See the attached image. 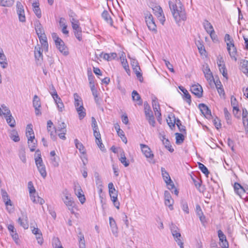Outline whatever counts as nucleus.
Returning <instances> with one entry per match:
<instances>
[{"mask_svg":"<svg viewBox=\"0 0 248 248\" xmlns=\"http://www.w3.org/2000/svg\"><path fill=\"white\" fill-rule=\"evenodd\" d=\"M169 6L175 22L179 24L186 20V14L181 1H170Z\"/></svg>","mask_w":248,"mask_h":248,"instance_id":"1","label":"nucleus"},{"mask_svg":"<svg viewBox=\"0 0 248 248\" xmlns=\"http://www.w3.org/2000/svg\"><path fill=\"white\" fill-rule=\"evenodd\" d=\"M60 126L58 129H56L53 126V124L51 120H49L47 123V130L50 133V135L52 139H56V134H58L59 138L62 140H65V135L66 132V124L62 122Z\"/></svg>","mask_w":248,"mask_h":248,"instance_id":"2","label":"nucleus"},{"mask_svg":"<svg viewBox=\"0 0 248 248\" xmlns=\"http://www.w3.org/2000/svg\"><path fill=\"white\" fill-rule=\"evenodd\" d=\"M62 199L64 204L71 214H75V209H77V206L70 192L67 189H64L62 192Z\"/></svg>","mask_w":248,"mask_h":248,"instance_id":"3","label":"nucleus"},{"mask_svg":"<svg viewBox=\"0 0 248 248\" xmlns=\"http://www.w3.org/2000/svg\"><path fill=\"white\" fill-rule=\"evenodd\" d=\"M26 137L28 138V146L31 152L35 150L37 145V140L35 139L34 134L31 124H29L26 127Z\"/></svg>","mask_w":248,"mask_h":248,"instance_id":"4","label":"nucleus"},{"mask_svg":"<svg viewBox=\"0 0 248 248\" xmlns=\"http://www.w3.org/2000/svg\"><path fill=\"white\" fill-rule=\"evenodd\" d=\"M34 159L36 166L41 175L43 178H45L46 176L47 173L46 171V167L44 165L43 160L41 158V152L39 150L35 151L34 155Z\"/></svg>","mask_w":248,"mask_h":248,"instance_id":"5","label":"nucleus"},{"mask_svg":"<svg viewBox=\"0 0 248 248\" xmlns=\"http://www.w3.org/2000/svg\"><path fill=\"white\" fill-rule=\"evenodd\" d=\"M149 6L153 10L154 14L157 17L160 23L164 25L166 19L162 8L153 2L149 4Z\"/></svg>","mask_w":248,"mask_h":248,"instance_id":"6","label":"nucleus"},{"mask_svg":"<svg viewBox=\"0 0 248 248\" xmlns=\"http://www.w3.org/2000/svg\"><path fill=\"white\" fill-rule=\"evenodd\" d=\"M145 21L148 29L154 33L157 32L156 25L153 16L150 13H146L144 14Z\"/></svg>","mask_w":248,"mask_h":248,"instance_id":"7","label":"nucleus"},{"mask_svg":"<svg viewBox=\"0 0 248 248\" xmlns=\"http://www.w3.org/2000/svg\"><path fill=\"white\" fill-rule=\"evenodd\" d=\"M16 7V13L19 21L20 22L25 23L26 21V18L24 5L21 2L17 1Z\"/></svg>","mask_w":248,"mask_h":248,"instance_id":"8","label":"nucleus"},{"mask_svg":"<svg viewBox=\"0 0 248 248\" xmlns=\"http://www.w3.org/2000/svg\"><path fill=\"white\" fill-rule=\"evenodd\" d=\"M161 175L163 179L166 183L168 189L172 190L174 188V185L173 181L171 180L169 173L164 168H161Z\"/></svg>","mask_w":248,"mask_h":248,"instance_id":"9","label":"nucleus"},{"mask_svg":"<svg viewBox=\"0 0 248 248\" xmlns=\"http://www.w3.org/2000/svg\"><path fill=\"white\" fill-rule=\"evenodd\" d=\"M141 152L146 158L153 159L154 155L151 148L147 145L142 143L140 145Z\"/></svg>","mask_w":248,"mask_h":248,"instance_id":"10","label":"nucleus"},{"mask_svg":"<svg viewBox=\"0 0 248 248\" xmlns=\"http://www.w3.org/2000/svg\"><path fill=\"white\" fill-rule=\"evenodd\" d=\"M227 46V50L229 53V55L231 58L234 60L235 62L237 61V50L236 48L234 46V43H232L230 42L228 43Z\"/></svg>","mask_w":248,"mask_h":248,"instance_id":"11","label":"nucleus"},{"mask_svg":"<svg viewBox=\"0 0 248 248\" xmlns=\"http://www.w3.org/2000/svg\"><path fill=\"white\" fill-rule=\"evenodd\" d=\"M164 200L165 205L168 206L170 210H172L173 209V204L174 201L168 191L166 190L164 192Z\"/></svg>","mask_w":248,"mask_h":248,"instance_id":"12","label":"nucleus"},{"mask_svg":"<svg viewBox=\"0 0 248 248\" xmlns=\"http://www.w3.org/2000/svg\"><path fill=\"white\" fill-rule=\"evenodd\" d=\"M33 106L35 109V112L36 115H40L41 112L40 111L41 108V101L39 97L37 95H35L33 97Z\"/></svg>","mask_w":248,"mask_h":248,"instance_id":"13","label":"nucleus"},{"mask_svg":"<svg viewBox=\"0 0 248 248\" xmlns=\"http://www.w3.org/2000/svg\"><path fill=\"white\" fill-rule=\"evenodd\" d=\"M218 236L219 238V241L220 242V245L222 248H228L229 244L226 239L225 235L223 233L222 231L219 230L217 231Z\"/></svg>","mask_w":248,"mask_h":248,"instance_id":"14","label":"nucleus"},{"mask_svg":"<svg viewBox=\"0 0 248 248\" xmlns=\"http://www.w3.org/2000/svg\"><path fill=\"white\" fill-rule=\"evenodd\" d=\"M190 91L192 93L198 97L202 96L203 90L202 87L199 84H194L191 86Z\"/></svg>","mask_w":248,"mask_h":248,"instance_id":"15","label":"nucleus"},{"mask_svg":"<svg viewBox=\"0 0 248 248\" xmlns=\"http://www.w3.org/2000/svg\"><path fill=\"white\" fill-rule=\"evenodd\" d=\"M75 193L78 198L80 203L83 204L85 202L86 199L80 186H75Z\"/></svg>","mask_w":248,"mask_h":248,"instance_id":"16","label":"nucleus"},{"mask_svg":"<svg viewBox=\"0 0 248 248\" xmlns=\"http://www.w3.org/2000/svg\"><path fill=\"white\" fill-rule=\"evenodd\" d=\"M57 48L60 52L64 56H67L69 54L68 47L65 46L64 42L62 41L59 43L55 44Z\"/></svg>","mask_w":248,"mask_h":248,"instance_id":"17","label":"nucleus"},{"mask_svg":"<svg viewBox=\"0 0 248 248\" xmlns=\"http://www.w3.org/2000/svg\"><path fill=\"white\" fill-rule=\"evenodd\" d=\"M203 72L204 74L205 78L209 83H211L214 81V77L212 73L209 66L207 64L203 65Z\"/></svg>","mask_w":248,"mask_h":248,"instance_id":"18","label":"nucleus"},{"mask_svg":"<svg viewBox=\"0 0 248 248\" xmlns=\"http://www.w3.org/2000/svg\"><path fill=\"white\" fill-rule=\"evenodd\" d=\"M199 108L201 112L206 118L211 119L212 118L211 110L208 108L207 106L204 104H200L199 105Z\"/></svg>","mask_w":248,"mask_h":248,"instance_id":"19","label":"nucleus"},{"mask_svg":"<svg viewBox=\"0 0 248 248\" xmlns=\"http://www.w3.org/2000/svg\"><path fill=\"white\" fill-rule=\"evenodd\" d=\"M233 188L235 193L243 198V195L246 192L245 189L238 183H234Z\"/></svg>","mask_w":248,"mask_h":248,"instance_id":"20","label":"nucleus"},{"mask_svg":"<svg viewBox=\"0 0 248 248\" xmlns=\"http://www.w3.org/2000/svg\"><path fill=\"white\" fill-rule=\"evenodd\" d=\"M120 59L121 64H122L123 67H124V68L126 72V73L128 75H129L130 73V71L129 65H128L127 60L126 59L125 55V54L124 52H122Z\"/></svg>","mask_w":248,"mask_h":248,"instance_id":"21","label":"nucleus"},{"mask_svg":"<svg viewBox=\"0 0 248 248\" xmlns=\"http://www.w3.org/2000/svg\"><path fill=\"white\" fill-rule=\"evenodd\" d=\"M242 121L246 132H248V111L246 108L242 109Z\"/></svg>","mask_w":248,"mask_h":248,"instance_id":"22","label":"nucleus"},{"mask_svg":"<svg viewBox=\"0 0 248 248\" xmlns=\"http://www.w3.org/2000/svg\"><path fill=\"white\" fill-rule=\"evenodd\" d=\"M0 65L3 69L6 68L8 66L6 57L1 48H0Z\"/></svg>","mask_w":248,"mask_h":248,"instance_id":"23","label":"nucleus"},{"mask_svg":"<svg viewBox=\"0 0 248 248\" xmlns=\"http://www.w3.org/2000/svg\"><path fill=\"white\" fill-rule=\"evenodd\" d=\"M99 56L107 61H110L114 60L117 57V54L115 52L110 53H105L104 52H101L99 55Z\"/></svg>","mask_w":248,"mask_h":248,"instance_id":"24","label":"nucleus"},{"mask_svg":"<svg viewBox=\"0 0 248 248\" xmlns=\"http://www.w3.org/2000/svg\"><path fill=\"white\" fill-rule=\"evenodd\" d=\"M109 222L112 233L116 236L118 233V228L115 220L112 217H109Z\"/></svg>","mask_w":248,"mask_h":248,"instance_id":"25","label":"nucleus"},{"mask_svg":"<svg viewBox=\"0 0 248 248\" xmlns=\"http://www.w3.org/2000/svg\"><path fill=\"white\" fill-rule=\"evenodd\" d=\"M231 105L233 108V113L234 115L236 116V115L237 114L239 109L238 106V102L235 98L233 96H232L231 98Z\"/></svg>","mask_w":248,"mask_h":248,"instance_id":"26","label":"nucleus"},{"mask_svg":"<svg viewBox=\"0 0 248 248\" xmlns=\"http://www.w3.org/2000/svg\"><path fill=\"white\" fill-rule=\"evenodd\" d=\"M111 200L112 201L115 207L119 209L120 208V202L118 201V192L117 191L109 194Z\"/></svg>","mask_w":248,"mask_h":248,"instance_id":"27","label":"nucleus"},{"mask_svg":"<svg viewBox=\"0 0 248 248\" xmlns=\"http://www.w3.org/2000/svg\"><path fill=\"white\" fill-rule=\"evenodd\" d=\"M30 197L31 200L34 203H39L42 205L45 203V200L39 196L36 195L35 193H34V194H30Z\"/></svg>","mask_w":248,"mask_h":248,"instance_id":"28","label":"nucleus"},{"mask_svg":"<svg viewBox=\"0 0 248 248\" xmlns=\"http://www.w3.org/2000/svg\"><path fill=\"white\" fill-rule=\"evenodd\" d=\"M42 49L39 45H38L35 47L34 48V56L36 60L38 61L42 60L43 54H42Z\"/></svg>","mask_w":248,"mask_h":248,"instance_id":"29","label":"nucleus"},{"mask_svg":"<svg viewBox=\"0 0 248 248\" xmlns=\"http://www.w3.org/2000/svg\"><path fill=\"white\" fill-rule=\"evenodd\" d=\"M170 230L174 239L181 237V235L179 232V229L177 226L172 224L170 226Z\"/></svg>","mask_w":248,"mask_h":248,"instance_id":"30","label":"nucleus"},{"mask_svg":"<svg viewBox=\"0 0 248 248\" xmlns=\"http://www.w3.org/2000/svg\"><path fill=\"white\" fill-rule=\"evenodd\" d=\"M18 222L24 229H27L29 227L27 217L25 215L22 217H19Z\"/></svg>","mask_w":248,"mask_h":248,"instance_id":"31","label":"nucleus"},{"mask_svg":"<svg viewBox=\"0 0 248 248\" xmlns=\"http://www.w3.org/2000/svg\"><path fill=\"white\" fill-rule=\"evenodd\" d=\"M33 11L36 16L40 18L41 17L42 13L41 9L39 8V4L38 2L35 1L32 3Z\"/></svg>","mask_w":248,"mask_h":248,"instance_id":"32","label":"nucleus"},{"mask_svg":"<svg viewBox=\"0 0 248 248\" xmlns=\"http://www.w3.org/2000/svg\"><path fill=\"white\" fill-rule=\"evenodd\" d=\"M132 97L133 100L136 102V104L139 105H141L142 103V99L140 95V94L138 93V92L136 91H133L132 93Z\"/></svg>","mask_w":248,"mask_h":248,"instance_id":"33","label":"nucleus"},{"mask_svg":"<svg viewBox=\"0 0 248 248\" xmlns=\"http://www.w3.org/2000/svg\"><path fill=\"white\" fill-rule=\"evenodd\" d=\"M35 29L37 36L45 34L44 28L39 21H37L35 24Z\"/></svg>","mask_w":248,"mask_h":248,"instance_id":"34","label":"nucleus"},{"mask_svg":"<svg viewBox=\"0 0 248 248\" xmlns=\"http://www.w3.org/2000/svg\"><path fill=\"white\" fill-rule=\"evenodd\" d=\"M240 68L245 74L248 72V61L243 59L241 60L240 62Z\"/></svg>","mask_w":248,"mask_h":248,"instance_id":"35","label":"nucleus"},{"mask_svg":"<svg viewBox=\"0 0 248 248\" xmlns=\"http://www.w3.org/2000/svg\"><path fill=\"white\" fill-rule=\"evenodd\" d=\"M203 26L204 27L205 30L208 33H209L212 31L214 32L215 30L212 25L208 20H204L203 22Z\"/></svg>","mask_w":248,"mask_h":248,"instance_id":"36","label":"nucleus"},{"mask_svg":"<svg viewBox=\"0 0 248 248\" xmlns=\"http://www.w3.org/2000/svg\"><path fill=\"white\" fill-rule=\"evenodd\" d=\"M74 105L76 108L78 107H80V106H83L82 98L77 93H75L74 94Z\"/></svg>","mask_w":248,"mask_h":248,"instance_id":"37","label":"nucleus"},{"mask_svg":"<svg viewBox=\"0 0 248 248\" xmlns=\"http://www.w3.org/2000/svg\"><path fill=\"white\" fill-rule=\"evenodd\" d=\"M78 113V117L80 120L83 119L86 116V110L83 106H80L76 108Z\"/></svg>","mask_w":248,"mask_h":248,"instance_id":"38","label":"nucleus"},{"mask_svg":"<svg viewBox=\"0 0 248 248\" xmlns=\"http://www.w3.org/2000/svg\"><path fill=\"white\" fill-rule=\"evenodd\" d=\"M39 38V41L42 46L44 47V48H46L47 49L48 48V43L47 39L46 34H43L41 35L38 36Z\"/></svg>","mask_w":248,"mask_h":248,"instance_id":"39","label":"nucleus"},{"mask_svg":"<svg viewBox=\"0 0 248 248\" xmlns=\"http://www.w3.org/2000/svg\"><path fill=\"white\" fill-rule=\"evenodd\" d=\"M74 143L76 148L78 149L81 154H84L86 152L85 149L82 144L77 139L74 140Z\"/></svg>","mask_w":248,"mask_h":248,"instance_id":"40","label":"nucleus"},{"mask_svg":"<svg viewBox=\"0 0 248 248\" xmlns=\"http://www.w3.org/2000/svg\"><path fill=\"white\" fill-rule=\"evenodd\" d=\"M103 18L110 26L112 25V20L110 14L107 11H104L102 14Z\"/></svg>","mask_w":248,"mask_h":248,"instance_id":"41","label":"nucleus"},{"mask_svg":"<svg viewBox=\"0 0 248 248\" xmlns=\"http://www.w3.org/2000/svg\"><path fill=\"white\" fill-rule=\"evenodd\" d=\"M132 69L133 71L136 74L137 78L139 79L140 82H142L143 79L142 76L141 70L140 69V65L136 67H134Z\"/></svg>","mask_w":248,"mask_h":248,"instance_id":"42","label":"nucleus"},{"mask_svg":"<svg viewBox=\"0 0 248 248\" xmlns=\"http://www.w3.org/2000/svg\"><path fill=\"white\" fill-rule=\"evenodd\" d=\"M153 109L155 112V114L157 117V121L160 123L161 120V113L160 112V108L159 105H155L154 107H153Z\"/></svg>","mask_w":248,"mask_h":248,"instance_id":"43","label":"nucleus"},{"mask_svg":"<svg viewBox=\"0 0 248 248\" xmlns=\"http://www.w3.org/2000/svg\"><path fill=\"white\" fill-rule=\"evenodd\" d=\"M6 121L8 124L12 127H15L16 125V121L11 114L10 113L9 115H5Z\"/></svg>","mask_w":248,"mask_h":248,"instance_id":"44","label":"nucleus"},{"mask_svg":"<svg viewBox=\"0 0 248 248\" xmlns=\"http://www.w3.org/2000/svg\"><path fill=\"white\" fill-rule=\"evenodd\" d=\"M179 89L183 93L185 98L186 99V101L190 104L191 102V96L189 94L188 91L182 86H180Z\"/></svg>","mask_w":248,"mask_h":248,"instance_id":"45","label":"nucleus"},{"mask_svg":"<svg viewBox=\"0 0 248 248\" xmlns=\"http://www.w3.org/2000/svg\"><path fill=\"white\" fill-rule=\"evenodd\" d=\"M78 236L79 248H86L85 241L83 234L81 232H79Z\"/></svg>","mask_w":248,"mask_h":248,"instance_id":"46","label":"nucleus"},{"mask_svg":"<svg viewBox=\"0 0 248 248\" xmlns=\"http://www.w3.org/2000/svg\"><path fill=\"white\" fill-rule=\"evenodd\" d=\"M121 157L119 158V160L121 163H122L124 167H128L129 165V163L128 160H127L124 152H122V153L120 154Z\"/></svg>","mask_w":248,"mask_h":248,"instance_id":"47","label":"nucleus"},{"mask_svg":"<svg viewBox=\"0 0 248 248\" xmlns=\"http://www.w3.org/2000/svg\"><path fill=\"white\" fill-rule=\"evenodd\" d=\"M10 137L15 142H18L20 140L17 132L16 130H13L11 131Z\"/></svg>","mask_w":248,"mask_h":248,"instance_id":"48","label":"nucleus"},{"mask_svg":"<svg viewBox=\"0 0 248 248\" xmlns=\"http://www.w3.org/2000/svg\"><path fill=\"white\" fill-rule=\"evenodd\" d=\"M176 136V143L177 144H180L182 143L184 140V136L181 133H175Z\"/></svg>","mask_w":248,"mask_h":248,"instance_id":"49","label":"nucleus"},{"mask_svg":"<svg viewBox=\"0 0 248 248\" xmlns=\"http://www.w3.org/2000/svg\"><path fill=\"white\" fill-rule=\"evenodd\" d=\"M144 113H145V116L153 114V112L150 108V106L147 102L144 103Z\"/></svg>","mask_w":248,"mask_h":248,"instance_id":"50","label":"nucleus"},{"mask_svg":"<svg viewBox=\"0 0 248 248\" xmlns=\"http://www.w3.org/2000/svg\"><path fill=\"white\" fill-rule=\"evenodd\" d=\"M218 68L220 72L222 74L223 77L225 78L226 80H227L228 78V77L225 65H222V66L218 67Z\"/></svg>","mask_w":248,"mask_h":248,"instance_id":"51","label":"nucleus"},{"mask_svg":"<svg viewBox=\"0 0 248 248\" xmlns=\"http://www.w3.org/2000/svg\"><path fill=\"white\" fill-rule=\"evenodd\" d=\"M145 118L151 126L153 127L155 126V121L153 114L145 116Z\"/></svg>","mask_w":248,"mask_h":248,"instance_id":"52","label":"nucleus"},{"mask_svg":"<svg viewBox=\"0 0 248 248\" xmlns=\"http://www.w3.org/2000/svg\"><path fill=\"white\" fill-rule=\"evenodd\" d=\"M198 166L202 172L207 176L209 173L207 168L201 163H199Z\"/></svg>","mask_w":248,"mask_h":248,"instance_id":"53","label":"nucleus"},{"mask_svg":"<svg viewBox=\"0 0 248 248\" xmlns=\"http://www.w3.org/2000/svg\"><path fill=\"white\" fill-rule=\"evenodd\" d=\"M28 188L30 194H34L36 192V190L34 187L33 184L32 182L30 181L28 183Z\"/></svg>","mask_w":248,"mask_h":248,"instance_id":"54","label":"nucleus"},{"mask_svg":"<svg viewBox=\"0 0 248 248\" xmlns=\"http://www.w3.org/2000/svg\"><path fill=\"white\" fill-rule=\"evenodd\" d=\"M70 21L72 24V26L73 29V30L80 28L79 27V24L78 20L75 19L74 18H72Z\"/></svg>","mask_w":248,"mask_h":248,"instance_id":"55","label":"nucleus"},{"mask_svg":"<svg viewBox=\"0 0 248 248\" xmlns=\"http://www.w3.org/2000/svg\"><path fill=\"white\" fill-rule=\"evenodd\" d=\"M53 245L54 248H63L59 239L58 238H54L53 239Z\"/></svg>","mask_w":248,"mask_h":248,"instance_id":"56","label":"nucleus"},{"mask_svg":"<svg viewBox=\"0 0 248 248\" xmlns=\"http://www.w3.org/2000/svg\"><path fill=\"white\" fill-rule=\"evenodd\" d=\"M181 207L183 211L186 213H189V208L188 206V204L186 202L183 201L181 202Z\"/></svg>","mask_w":248,"mask_h":248,"instance_id":"57","label":"nucleus"},{"mask_svg":"<svg viewBox=\"0 0 248 248\" xmlns=\"http://www.w3.org/2000/svg\"><path fill=\"white\" fill-rule=\"evenodd\" d=\"M224 113L228 124H230L231 121V116L226 108H224Z\"/></svg>","mask_w":248,"mask_h":248,"instance_id":"58","label":"nucleus"},{"mask_svg":"<svg viewBox=\"0 0 248 248\" xmlns=\"http://www.w3.org/2000/svg\"><path fill=\"white\" fill-rule=\"evenodd\" d=\"M13 5L12 1H0V6L3 7H11Z\"/></svg>","mask_w":248,"mask_h":248,"instance_id":"59","label":"nucleus"},{"mask_svg":"<svg viewBox=\"0 0 248 248\" xmlns=\"http://www.w3.org/2000/svg\"><path fill=\"white\" fill-rule=\"evenodd\" d=\"M213 123L217 129H219L221 128V124L220 120L217 117L214 119Z\"/></svg>","mask_w":248,"mask_h":248,"instance_id":"60","label":"nucleus"},{"mask_svg":"<svg viewBox=\"0 0 248 248\" xmlns=\"http://www.w3.org/2000/svg\"><path fill=\"white\" fill-rule=\"evenodd\" d=\"M160 139L162 141L163 144L167 147L170 145V141L168 139H166L165 135H160Z\"/></svg>","mask_w":248,"mask_h":248,"instance_id":"61","label":"nucleus"},{"mask_svg":"<svg viewBox=\"0 0 248 248\" xmlns=\"http://www.w3.org/2000/svg\"><path fill=\"white\" fill-rule=\"evenodd\" d=\"M118 135L121 138L122 140L124 143H126L127 142V139L124 134V131L122 130L119 133H117Z\"/></svg>","mask_w":248,"mask_h":248,"instance_id":"62","label":"nucleus"},{"mask_svg":"<svg viewBox=\"0 0 248 248\" xmlns=\"http://www.w3.org/2000/svg\"><path fill=\"white\" fill-rule=\"evenodd\" d=\"M209 34L210 35V36L211 39L212 40V41L214 42L217 43L218 41L217 36L216 35L215 31H214V32L212 31V32L209 33Z\"/></svg>","mask_w":248,"mask_h":248,"instance_id":"63","label":"nucleus"},{"mask_svg":"<svg viewBox=\"0 0 248 248\" xmlns=\"http://www.w3.org/2000/svg\"><path fill=\"white\" fill-rule=\"evenodd\" d=\"M57 108V109L60 112H63L65 109L64 105L62 102H60L56 105Z\"/></svg>","mask_w":248,"mask_h":248,"instance_id":"64","label":"nucleus"}]
</instances>
